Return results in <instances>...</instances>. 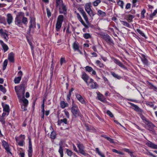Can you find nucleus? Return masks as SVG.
<instances>
[{"label": "nucleus", "instance_id": "69168bd1", "mask_svg": "<svg viewBox=\"0 0 157 157\" xmlns=\"http://www.w3.org/2000/svg\"><path fill=\"white\" fill-rule=\"evenodd\" d=\"M0 121L3 124H4L5 122V119L4 117H1L0 118Z\"/></svg>", "mask_w": 157, "mask_h": 157}, {"label": "nucleus", "instance_id": "dca6fc26", "mask_svg": "<svg viewBox=\"0 0 157 157\" xmlns=\"http://www.w3.org/2000/svg\"><path fill=\"white\" fill-rule=\"evenodd\" d=\"M30 25L29 26V30L30 31L31 29L35 27L36 23L35 22V19L34 18H32L31 17H30Z\"/></svg>", "mask_w": 157, "mask_h": 157}, {"label": "nucleus", "instance_id": "7c9ffc66", "mask_svg": "<svg viewBox=\"0 0 157 157\" xmlns=\"http://www.w3.org/2000/svg\"><path fill=\"white\" fill-rule=\"evenodd\" d=\"M68 104L65 103L64 101H62L60 102V105L61 108H65L68 106Z\"/></svg>", "mask_w": 157, "mask_h": 157}, {"label": "nucleus", "instance_id": "49530a36", "mask_svg": "<svg viewBox=\"0 0 157 157\" xmlns=\"http://www.w3.org/2000/svg\"><path fill=\"white\" fill-rule=\"evenodd\" d=\"M137 32L139 33L140 34L141 36H142L143 37H145V35L144 34V33L140 29H136Z\"/></svg>", "mask_w": 157, "mask_h": 157}, {"label": "nucleus", "instance_id": "4d7b16f0", "mask_svg": "<svg viewBox=\"0 0 157 157\" xmlns=\"http://www.w3.org/2000/svg\"><path fill=\"white\" fill-rule=\"evenodd\" d=\"M67 155L70 156H71L72 155V152L71 151L68 149L67 150Z\"/></svg>", "mask_w": 157, "mask_h": 157}, {"label": "nucleus", "instance_id": "a211bd4d", "mask_svg": "<svg viewBox=\"0 0 157 157\" xmlns=\"http://www.w3.org/2000/svg\"><path fill=\"white\" fill-rule=\"evenodd\" d=\"M76 96L78 100L82 104H86V102L84 100L83 98L80 94H76Z\"/></svg>", "mask_w": 157, "mask_h": 157}, {"label": "nucleus", "instance_id": "a19ab883", "mask_svg": "<svg viewBox=\"0 0 157 157\" xmlns=\"http://www.w3.org/2000/svg\"><path fill=\"white\" fill-rule=\"evenodd\" d=\"M96 151L100 155L101 157H104V155L102 154V153L99 151L98 148H95Z\"/></svg>", "mask_w": 157, "mask_h": 157}, {"label": "nucleus", "instance_id": "2f4dec72", "mask_svg": "<svg viewBox=\"0 0 157 157\" xmlns=\"http://www.w3.org/2000/svg\"><path fill=\"white\" fill-rule=\"evenodd\" d=\"M121 23L124 26H125L128 27H130V25L127 22L122 21H121Z\"/></svg>", "mask_w": 157, "mask_h": 157}, {"label": "nucleus", "instance_id": "de8ad7c7", "mask_svg": "<svg viewBox=\"0 0 157 157\" xmlns=\"http://www.w3.org/2000/svg\"><path fill=\"white\" fill-rule=\"evenodd\" d=\"M156 13H157V9L155 10L153 13L150 15V17L151 18H152L156 15Z\"/></svg>", "mask_w": 157, "mask_h": 157}, {"label": "nucleus", "instance_id": "052dcab7", "mask_svg": "<svg viewBox=\"0 0 157 157\" xmlns=\"http://www.w3.org/2000/svg\"><path fill=\"white\" fill-rule=\"evenodd\" d=\"M80 13L82 15L83 17L84 16H85V15H86V13L84 11V10L83 9L81 8L80 9Z\"/></svg>", "mask_w": 157, "mask_h": 157}, {"label": "nucleus", "instance_id": "7ed1b4c3", "mask_svg": "<svg viewBox=\"0 0 157 157\" xmlns=\"http://www.w3.org/2000/svg\"><path fill=\"white\" fill-rule=\"evenodd\" d=\"M63 20V15H60L58 16L56 25V28L57 31H59L61 28Z\"/></svg>", "mask_w": 157, "mask_h": 157}, {"label": "nucleus", "instance_id": "37998d69", "mask_svg": "<svg viewBox=\"0 0 157 157\" xmlns=\"http://www.w3.org/2000/svg\"><path fill=\"white\" fill-rule=\"evenodd\" d=\"M78 20L86 28H87L88 27V26L84 22L82 17L79 18Z\"/></svg>", "mask_w": 157, "mask_h": 157}, {"label": "nucleus", "instance_id": "393cba45", "mask_svg": "<svg viewBox=\"0 0 157 157\" xmlns=\"http://www.w3.org/2000/svg\"><path fill=\"white\" fill-rule=\"evenodd\" d=\"M14 55L13 52H11L8 55V59L9 61L11 62H14Z\"/></svg>", "mask_w": 157, "mask_h": 157}, {"label": "nucleus", "instance_id": "13d9d810", "mask_svg": "<svg viewBox=\"0 0 157 157\" xmlns=\"http://www.w3.org/2000/svg\"><path fill=\"white\" fill-rule=\"evenodd\" d=\"M64 112L66 117L67 118H69L70 117V115L69 112L66 110L64 111Z\"/></svg>", "mask_w": 157, "mask_h": 157}, {"label": "nucleus", "instance_id": "423d86ee", "mask_svg": "<svg viewBox=\"0 0 157 157\" xmlns=\"http://www.w3.org/2000/svg\"><path fill=\"white\" fill-rule=\"evenodd\" d=\"M87 85L92 89H96L98 86L97 83L91 78L89 79V81L86 83Z\"/></svg>", "mask_w": 157, "mask_h": 157}, {"label": "nucleus", "instance_id": "bf43d9fd", "mask_svg": "<svg viewBox=\"0 0 157 157\" xmlns=\"http://www.w3.org/2000/svg\"><path fill=\"white\" fill-rule=\"evenodd\" d=\"M60 64L62 65L63 63H65L66 61L65 59L63 58H61L60 60Z\"/></svg>", "mask_w": 157, "mask_h": 157}, {"label": "nucleus", "instance_id": "20e7f679", "mask_svg": "<svg viewBox=\"0 0 157 157\" xmlns=\"http://www.w3.org/2000/svg\"><path fill=\"white\" fill-rule=\"evenodd\" d=\"M142 113H141L140 114H139L140 115V117L143 120V122L145 123L146 122L147 123L148 125L151 127V128L149 129V130L151 131H153L155 127V126L152 123L149 122V120L145 117Z\"/></svg>", "mask_w": 157, "mask_h": 157}, {"label": "nucleus", "instance_id": "72a5a7b5", "mask_svg": "<svg viewBox=\"0 0 157 157\" xmlns=\"http://www.w3.org/2000/svg\"><path fill=\"white\" fill-rule=\"evenodd\" d=\"M21 78L20 77H17L15 78L14 81L15 83L18 84L19 83L21 80Z\"/></svg>", "mask_w": 157, "mask_h": 157}, {"label": "nucleus", "instance_id": "4be33fe9", "mask_svg": "<svg viewBox=\"0 0 157 157\" xmlns=\"http://www.w3.org/2000/svg\"><path fill=\"white\" fill-rule=\"evenodd\" d=\"M146 144L149 147L152 148L157 149V145L155 144L151 141H149L146 143Z\"/></svg>", "mask_w": 157, "mask_h": 157}, {"label": "nucleus", "instance_id": "e2e57ef3", "mask_svg": "<svg viewBox=\"0 0 157 157\" xmlns=\"http://www.w3.org/2000/svg\"><path fill=\"white\" fill-rule=\"evenodd\" d=\"M131 5L129 3H127L125 6V9H128L130 8Z\"/></svg>", "mask_w": 157, "mask_h": 157}, {"label": "nucleus", "instance_id": "5701e85b", "mask_svg": "<svg viewBox=\"0 0 157 157\" xmlns=\"http://www.w3.org/2000/svg\"><path fill=\"white\" fill-rule=\"evenodd\" d=\"M82 78L84 80V81L86 83L88 81V80L89 79V77L88 75L85 72L82 73Z\"/></svg>", "mask_w": 157, "mask_h": 157}, {"label": "nucleus", "instance_id": "b1692460", "mask_svg": "<svg viewBox=\"0 0 157 157\" xmlns=\"http://www.w3.org/2000/svg\"><path fill=\"white\" fill-rule=\"evenodd\" d=\"M3 111L7 113V116L8 115L10 112L9 106L7 105H3Z\"/></svg>", "mask_w": 157, "mask_h": 157}, {"label": "nucleus", "instance_id": "4c0bfd02", "mask_svg": "<svg viewBox=\"0 0 157 157\" xmlns=\"http://www.w3.org/2000/svg\"><path fill=\"white\" fill-rule=\"evenodd\" d=\"M101 2V1L100 0H96V1L94 2L93 3V5L94 6H96L98 5Z\"/></svg>", "mask_w": 157, "mask_h": 157}, {"label": "nucleus", "instance_id": "2eb2a0df", "mask_svg": "<svg viewBox=\"0 0 157 157\" xmlns=\"http://www.w3.org/2000/svg\"><path fill=\"white\" fill-rule=\"evenodd\" d=\"M0 34L5 40L6 41H7L9 39L8 34L4 32L2 29H0Z\"/></svg>", "mask_w": 157, "mask_h": 157}, {"label": "nucleus", "instance_id": "603ef678", "mask_svg": "<svg viewBox=\"0 0 157 157\" xmlns=\"http://www.w3.org/2000/svg\"><path fill=\"white\" fill-rule=\"evenodd\" d=\"M56 2L57 6H58V5H62V3H63L62 0H56Z\"/></svg>", "mask_w": 157, "mask_h": 157}, {"label": "nucleus", "instance_id": "4468645a", "mask_svg": "<svg viewBox=\"0 0 157 157\" xmlns=\"http://www.w3.org/2000/svg\"><path fill=\"white\" fill-rule=\"evenodd\" d=\"M13 20L12 15L10 13H8L6 15V20L8 24L10 25L12 23Z\"/></svg>", "mask_w": 157, "mask_h": 157}, {"label": "nucleus", "instance_id": "bb28decb", "mask_svg": "<svg viewBox=\"0 0 157 157\" xmlns=\"http://www.w3.org/2000/svg\"><path fill=\"white\" fill-rule=\"evenodd\" d=\"M98 99L101 101H104L105 100L103 96L100 93L98 94Z\"/></svg>", "mask_w": 157, "mask_h": 157}, {"label": "nucleus", "instance_id": "c756f323", "mask_svg": "<svg viewBox=\"0 0 157 157\" xmlns=\"http://www.w3.org/2000/svg\"><path fill=\"white\" fill-rule=\"evenodd\" d=\"M114 78H116L118 79H120L121 78V77L118 75L117 74H116L113 72H110Z\"/></svg>", "mask_w": 157, "mask_h": 157}, {"label": "nucleus", "instance_id": "c9c22d12", "mask_svg": "<svg viewBox=\"0 0 157 157\" xmlns=\"http://www.w3.org/2000/svg\"><path fill=\"white\" fill-rule=\"evenodd\" d=\"M0 22L4 24H5L6 23V19L5 17L0 16Z\"/></svg>", "mask_w": 157, "mask_h": 157}, {"label": "nucleus", "instance_id": "e433bc0d", "mask_svg": "<svg viewBox=\"0 0 157 157\" xmlns=\"http://www.w3.org/2000/svg\"><path fill=\"white\" fill-rule=\"evenodd\" d=\"M22 23H23L24 24H27V19L26 17H24L23 16V17H22Z\"/></svg>", "mask_w": 157, "mask_h": 157}, {"label": "nucleus", "instance_id": "ea45409f", "mask_svg": "<svg viewBox=\"0 0 157 157\" xmlns=\"http://www.w3.org/2000/svg\"><path fill=\"white\" fill-rule=\"evenodd\" d=\"M85 69L86 70L88 71L89 72H91L92 71H93V68L89 66H86L85 67Z\"/></svg>", "mask_w": 157, "mask_h": 157}, {"label": "nucleus", "instance_id": "338daca9", "mask_svg": "<svg viewBox=\"0 0 157 157\" xmlns=\"http://www.w3.org/2000/svg\"><path fill=\"white\" fill-rule=\"evenodd\" d=\"M71 96V94L69 93V94L67 95V101L70 100V97Z\"/></svg>", "mask_w": 157, "mask_h": 157}, {"label": "nucleus", "instance_id": "f03ea898", "mask_svg": "<svg viewBox=\"0 0 157 157\" xmlns=\"http://www.w3.org/2000/svg\"><path fill=\"white\" fill-rule=\"evenodd\" d=\"M71 112L72 114L75 117L81 116L80 112L78 106L75 105H73L71 108Z\"/></svg>", "mask_w": 157, "mask_h": 157}, {"label": "nucleus", "instance_id": "cd10ccee", "mask_svg": "<svg viewBox=\"0 0 157 157\" xmlns=\"http://www.w3.org/2000/svg\"><path fill=\"white\" fill-rule=\"evenodd\" d=\"M134 17V16L132 15L129 14L127 17V20L129 22H131L132 21V19Z\"/></svg>", "mask_w": 157, "mask_h": 157}, {"label": "nucleus", "instance_id": "ddd939ff", "mask_svg": "<svg viewBox=\"0 0 157 157\" xmlns=\"http://www.w3.org/2000/svg\"><path fill=\"white\" fill-rule=\"evenodd\" d=\"M103 38L108 43L110 44L113 43V40L111 39L110 37L107 34H106L103 35Z\"/></svg>", "mask_w": 157, "mask_h": 157}, {"label": "nucleus", "instance_id": "412c9836", "mask_svg": "<svg viewBox=\"0 0 157 157\" xmlns=\"http://www.w3.org/2000/svg\"><path fill=\"white\" fill-rule=\"evenodd\" d=\"M0 44L3 48L4 52H5L8 50L9 48L7 45L4 43L2 40H0Z\"/></svg>", "mask_w": 157, "mask_h": 157}, {"label": "nucleus", "instance_id": "c03bdc74", "mask_svg": "<svg viewBox=\"0 0 157 157\" xmlns=\"http://www.w3.org/2000/svg\"><path fill=\"white\" fill-rule=\"evenodd\" d=\"M78 20L86 28H87L88 27V26L84 22L82 17L79 18Z\"/></svg>", "mask_w": 157, "mask_h": 157}, {"label": "nucleus", "instance_id": "f704fd0d", "mask_svg": "<svg viewBox=\"0 0 157 157\" xmlns=\"http://www.w3.org/2000/svg\"><path fill=\"white\" fill-rule=\"evenodd\" d=\"M7 63L8 60L7 59L5 60L3 63V67L2 68V70H4L6 68V67L7 65Z\"/></svg>", "mask_w": 157, "mask_h": 157}, {"label": "nucleus", "instance_id": "473e14b6", "mask_svg": "<svg viewBox=\"0 0 157 157\" xmlns=\"http://www.w3.org/2000/svg\"><path fill=\"white\" fill-rule=\"evenodd\" d=\"M96 64L98 66L100 67H102L104 66V64L101 63L99 60H97L96 61Z\"/></svg>", "mask_w": 157, "mask_h": 157}, {"label": "nucleus", "instance_id": "5fc2aeb1", "mask_svg": "<svg viewBox=\"0 0 157 157\" xmlns=\"http://www.w3.org/2000/svg\"><path fill=\"white\" fill-rule=\"evenodd\" d=\"M146 13V10L144 9L142 11H141V18H144V14Z\"/></svg>", "mask_w": 157, "mask_h": 157}, {"label": "nucleus", "instance_id": "9d476101", "mask_svg": "<svg viewBox=\"0 0 157 157\" xmlns=\"http://www.w3.org/2000/svg\"><path fill=\"white\" fill-rule=\"evenodd\" d=\"M77 147L79 148V152L81 154L84 155H87V154L86 153L85 151L84 150V147L83 144H78Z\"/></svg>", "mask_w": 157, "mask_h": 157}, {"label": "nucleus", "instance_id": "9b49d317", "mask_svg": "<svg viewBox=\"0 0 157 157\" xmlns=\"http://www.w3.org/2000/svg\"><path fill=\"white\" fill-rule=\"evenodd\" d=\"M72 48L75 51H77L80 53H81V52L79 50V45L78 42L75 41L73 44Z\"/></svg>", "mask_w": 157, "mask_h": 157}, {"label": "nucleus", "instance_id": "a18cd8bd", "mask_svg": "<svg viewBox=\"0 0 157 157\" xmlns=\"http://www.w3.org/2000/svg\"><path fill=\"white\" fill-rule=\"evenodd\" d=\"M56 137V134L55 132H52L50 135V137L51 139H54Z\"/></svg>", "mask_w": 157, "mask_h": 157}, {"label": "nucleus", "instance_id": "f3484780", "mask_svg": "<svg viewBox=\"0 0 157 157\" xmlns=\"http://www.w3.org/2000/svg\"><path fill=\"white\" fill-rule=\"evenodd\" d=\"M59 7V12L60 13H65L66 11V9L65 6H64L63 3L62 5H58Z\"/></svg>", "mask_w": 157, "mask_h": 157}, {"label": "nucleus", "instance_id": "0e129e2a", "mask_svg": "<svg viewBox=\"0 0 157 157\" xmlns=\"http://www.w3.org/2000/svg\"><path fill=\"white\" fill-rule=\"evenodd\" d=\"M17 75H18V77H20L21 78L22 76L23 75V73L22 71H19L17 73Z\"/></svg>", "mask_w": 157, "mask_h": 157}, {"label": "nucleus", "instance_id": "0eeeda50", "mask_svg": "<svg viewBox=\"0 0 157 157\" xmlns=\"http://www.w3.org/2000/svg\"><path fill=\"white\" fill-rule=\"evenodd\" d=\"M91 2L86 3L85 6V8L86 11L90 17L94 16L92 11L91 9Z\"/></svg>", "mask_w": 157, "mask_h": 157}, {"label": "nucleus", "instance_id": "1a4fd4ad", "mask_svg": "<svg viewBox=\"0 0 157 157\" xmlns=\"http://www.w3.org/2000/svg\"><path fill=\"white\" fill-rule=\"evenodd\" d=\"M129 103L133 107V109L137 112L139 114H140L143 113V111L142 110L139 108L137 105L131 102H129Z\"/></svg>", "mask_w": 157, "mask_h": 157}, {"label": "nucleus", "instance_id": "aec40b11", "mask_svg": "<svg viewBox=\"0 0 157 157\" xmlns=\"http://www.w3.org/2000/svg\"><path fill=\"white\" fill-rule=\"evenodd\" d=\"M57 123L58 125H60L62 123L67 124L68 123V122L67 119L66 118H64L60 120L59 119L57 121Z\"/></svg>", "mask_w": 157, "mask_h": 157}, {"label": "nucleus", "instance_id": "39448f33", "mask_svg": "<svg viewBox=\"0 0 157 157\" xmlns=\"http://www.w3.org/2000/svg\"><path fill=\"white\" fill-rule=\"evenodd\" d=\"M23 17V13L20 12L16 17L14 22L16 25L20 26L22 24V18Z\"/></svg>", "mask_w": 157, "mask_h": 157}, {"label": "nucleus", "instance_id": "774afa93", "mask_svg": "<svg viewBox=\"0 0 157 157\" xmlns=\"http://www.w3.org/2000/svg\"><path fill=\"white\" fill-rule=\"evenodd\" d=\"M28 151V153H32L33 150L32 147H29V149Z\"/></svg>", "mask_w": 157, "mask_h": 157}, {"label": "nucleus", "instance_id": "6e6552de", "mask_svg": "<svg viewBox=\"0 0 157 157\" xmlns=\"http://www.w3.org/2000/svg\"><path fill=\"white\" fill-rule=\"evenodd\" d=\"M19 138H21V139L19 140L17 137L15 138L16 141L17 143L20 146H23L25 144V137L24 135H21L19 137Z\"/></svg>", "mask_w": 157, "mask_h": 157}, {"label": "nucleus", "instance_id": "f257e3e1", "mask_svg": "<svg viewBox=\"0 0 157 157\" xmlns=\"http://www.w3.org/2000/svg\"><path fill=\"white\" fill-rule=\"evenodd\" d=\"M26 85V82H22L19 86H15V91L19 101L20 102H22L21 109L23 111L26 110V108L28 104V100L25 98L24 96Z\"/></svg>", "mask_w": 157, "mask_h": 157}, {"label": "nucleus", "instance_id": "864d4df0", "mask_svg": "<svg viewBox=\"0 0 157 157\" xmlns=\"http://www.w3.org/2000/svg\"><path fill=\"white\" fill-rule=\"evenodd\" d=\"M48 17L49 18L51 16V13L50 10L48 8H47L46 9Z\"/></svg>", "mask_w": 157, "mask_h": 157}, {"label": "nucleus", "instance_id": "680f3d73", "mask_svg": "<svg viewBox=\"0 0 157 157\" xmlns=\"http://www.w3.org/2000/svg\"><path fill=\"white\" fill-rule=\"evenodd\" d=\"M137 0H132V2L133 3L132 7L136 6V3L137 2Z\"/></svg>", "mask_w": 157, "mask_h": 157}, {"label": "nucleus", "instance_id": "6ab92c4d", "mask_svg": "<svg viewBox=\"0 0 157 157\" xmlns=\"http://www.w3.org/2000/svg\"><path fill=\"white\" fill-rule=\"evenodd\" d=\"M140 57L141 60L143 64L146 65H148V62L145 56L144 55L142 54L141 55V56H140Z\"/></svg>", "mask_w": 157, "mask_h": 157}, {"label": "nucleus", "instance_id": "3c124183", "mask_svg": "<svg viewBox=\"0 0 157 157\" xmlns=\"http://www.w3.org/2000/svg\"><path fill=\"white\" fill-rule=\"evenodd\" d=\"M105 138L107 140L109 141L110 143H114V141H113V139L108 137L105 136Z\"/></svg>", "mask_w": 157, "mask_h": 157}, {"label": "nucleus", "instance_id": "6e6d98bb", "mask_svg": "<svg viewBox=\"0 0 157 157\" xmlns=\"http://www.w3.org/2000/svg\"><path fill=\"white\" fill-rule=\"evenodd\" d=\"M106 113L110 117H113V114L109 110H107Z\"/></svg>", "mask_w": 157, "mask_h": 157}, {"label": "nucleus", "instance_id": "a878e982", "mask_svg": "<svg viewBox=\"0 0 157 157\" xmlns=\"http://www.w3.org/2000/svg\"><path fill=\"white\" fill-rule=\"evenodd\" d=\"M98 14L99 17H103L105 16L106 13L100 10H99L98 11Z\"/></svg>", "mask_w": 157, "mask_h": 157}, {"label": "nucleus", "instance_id": "09e8293b", "mask_svg": "<svg viewBox=\"0 0 157 157\" xmlns=\"http://www.w3.org/2000/svg\"><path fill=\"white\" fill-rule=\"evenodd\" d=\"M83 36L86 39H88L91 37L89 33H87L83 34Z\"/></svg>", "mask_w": 157, "mask_h": 157}, {"label": "nucleus", "instance_id": "c85d7f7f", "mask_svg": "<svg viewBox=\"0 0 157 157\" xmlns=\"http://www.w3.org/2000/svg\"><path fill=\"white\" fill-rule=\"evenodd\" d=\"M114 62L117 65H119L121 67H123L124 65L119 60L117 59H114Z\"/></svg>", "mask_w": 157, "mask_h": 157}, {"label": "nucleus", "instance_id": "f8f14e48", "mask_svg": "<svg viewBox=\"0 0 157 157\" xmlns=\"http://www.w3.org/2000/svg\"><path fill=\"white\" fill-rule=\"evenodd\" d=\"M2 144L3 146L4 147L6 150L7 151L8 153H10L11 154H12L11 152L10 151L9 147V145L8 143L6 142V141L3 140L2 141Z\"/></svg>", "mask_w": 157, "mask_h": 157}, {"label": "nucleus", "instance_id": "79ce46f5", "mask_svg": "<svg viewBox=\"0 0 157 157\" xmlns=\"http://www.w3.org/2000/svg\"><path fill=\"white\" fill-rule=\"evenodd\" d=\"M118 5L122 9L123 8V6L124 4V3L123 1L121 0H119V1L117 2Z\"/></svg>", "mask_w": 157, "mask_h": 157}, {"label": "nucleus", "instance_id": "8fccbe9b", "mask_svg": "<svg viewBox=\"0 0 157 157\" xmlns=\"http://www.w3.org/2000/svg\"><path fill=\"white\" fill-rule=\"evenodd\" d=\"M0 90L4 93L6 92V90L5 88L3 87L2 85H0Z\"/></svg>", "mask_w": 157, "mask_h": 157}, {"label": "nucleus", "instance_id": "58836bf2", "mask_svg": "<svg viewBox=\"0 0 157 157\" xmlns=\"http://www.w3.org/2000/svg\"><path fill=\"white\" fill-rule=\"evenodd\" d=\"M59 150L58 152L60 154H63V148L61 144H59Z\"/></svg>", "mask_w": 157, "mask_h": 157}]
</instances>
